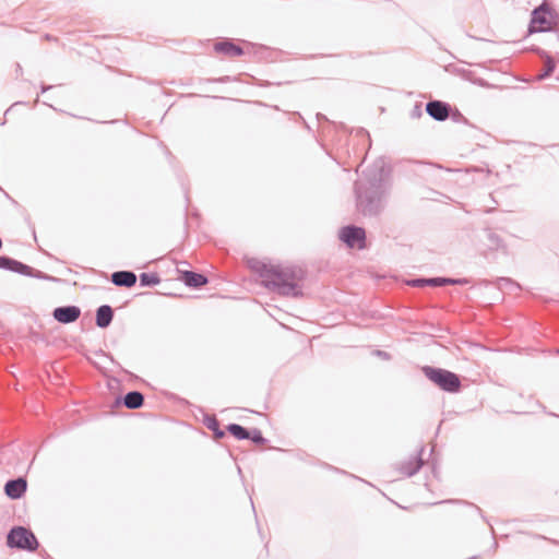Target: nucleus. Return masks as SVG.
Listing matches in <instances>:
<instances>
[{
	"instance_id": "f257e3e1",
	"label": "nucleus",
	"mask_w": 559,
	"mask_h": 559,
	"mask_svg": "<svg viewBox=\"0 0 559 559\" xmlns=\"http://www.w3.org/2000/svg\"><path fill=\"white\" fill-rule=\"evenodd\" d=\"M367 183L356 181L354 191L357 211L364 216H378L385 206L389 186L383 166H373L365 173Z\"/></svg>"
},
{
	"instance_id": "f03ea898",
	"label": "nucleus",
	"mask_w": 559,
	"mask_h": 559,
	"mask_svg": "<svg viewBox=\"0 0 559 559\" xmlns=\"http://www.w3.org/2000/svg\"><path fill=\"white\" fill-rule=\"evenodd\" d=\"M249 265L259 274L267 289L286 297L302 296L299 282L304 280L305 273L301 267L269 264L258 260L250 261Z\"/></svg>"
},
{
	"instance_id": "7ed1b4c3",
	"label": "nucleus",
	"mask_w": 559,
	"mask_h": 559,
	"mask_svg": "<svg viewBox=\"0 0 559 559\" xmlns=\"http://www.w3.org/2000/svg\"><path fill=\"white\" fill-rule=\"evenodd\" d=\"M421 371L425 377L440 390L448 393H457L461 391V378L455 372L433 366H424L421 367Z\"/></svg>"
},
{
	"instance_id": "20e7f679",
	"label": "nucleus",
	"mask_w": 559,
	"mask_h": 559,
	"mask_svg": "<svg viewBox=\"0 0 559 559\" xmlns=\"http://www.w3.org/2000/svg\"><path fill=\"white\" fill-rule=\"evenodd\" d=\"M7 546L11 549L35 551L39 543L35 534L24 526H13L7 534Z\"/></svg>"
},
{
	"instance_id": "39448f33",
	"label": "nucleus",
	"mask_w": 559,
	"mask_h": 559,
	"mask_svg": "<svg viewBox=\"0 0 559 559\" xmlns=\"http://www.w3.org/2000/svg\"><path fill=\"white\" fill-rule=\"evenodd\" d=\"M557 14L548 5L542 4L532 11L528 33H544L554 31Z\"/></svg>"
},
{
	"instance_id": "423d86ee",
	"label": "nucleus",
	"mask_w": 559,
	"mask_h": 559,
	"mask_svg": "<svg viewBox=\"0 0 559 559\" xmlns=\"http://www.w3.org/2000/svg\"><path fill=\"white\" fill-rule=\"evenodd\" d=\"M338 237L349 248L364 249L366 247V231L362 227L344 226L340 229Z\"/></svg>"
},
{
	"instance_id": "0eeeda50",
	"label": "nucleus",
	"mask_w": 559,
	"mask_h": 559,
	"mask_svg": "<svg viewBox=\"0 0 559 559\" xmlns=\"http://www.w3.org/2000/svg\"><path fill=\"white\" fill-rule=\"evenodd\" d=\"M427 115L436 121H445L451 114V105L447 102L433 99L426 104Z\"/></svg>"
},
{
	"instance_id": "6e6552de",
	"label": "nucleus",
	"mask_w": 559,
	"mask_h": 559,
	"mask_svg": "<svg viewBox=\"0 0 559 559\" xmlns=\"http://www.w3.org/2000/svg\"><path fill=\"white\" fill-rule=\"evenodd\" d=\"M81 316V308L74 305L60 306L53 309L52 318L61 324L75 322Z\"/></svg>"
},
{
	"instance_id": "1a4fd4ad",
	"label": "nucleus",
	"mask_w": 559,
	"mask_h": 559,
	"mask_svg": "<svg viewBox=\"0 0 559 559\" xmlns=\"http://www.w3.org/2000/svg\"><path fill=\"white\" fill-rule=\"evenodd\" d=\"M3 490L8 498L12 500L21 499L27 490V480L23 476L9 479L4 484Z\"/></svg>"
},
{
	"instance_id": "9d476101",
	"label": "nucleus",
	"mask_w": 559,
	"mask_h": 559,
	"mask_svg": "<svg viewBox=\"0 0 559 559\" xmlns=\"http://www.w3.org/2000/svg\"><path fill=\"white\" fill-rule=\"evenodd\" d=\"M425 448L421 447L415 455L409 456L406 461L399 464V471L407 477L414 476L424 465L423 452Z\"/></svg>"
},
{
	"instance_id": "9b49d317",
	"label": "nucleus",
	"mask_w": 559,
	"mask_h": 559,
	"mask_svg": "<svg viewBox=\"0 0 559 559\" xmlns=\"http://www.w3.org/2000/svg\"><path fill=\"white\" fill-rule=\"evenodd\" d=\"M136 274L132 271H116L111 273L110 281L118 287L130 288L136 283Z\"/></svg>"
},
{
	"instance_id": "f8f14e48",
	"label": "nucleus",
	"mask_w": 559,
	"mask_h": 559,
	"mask_svg": "<svg viewBox=\"0 0 559 559\" xmlns=\"http://www.w3.org/2000/svg\"><path fill=\"white\" fill-rule=\"evenodd\" d=\"M214 50L231 57H239L245 53L243 49L236 45L231 39L225 38L214 44Z\"/></svg>"
},
{
	"instance_id": "ddd939ff",
	"label": "nucleus",
	"mask_w": 559,
	"mask_h": 559,
	"mask_svg": "<svg viewBox=\"0 0 559 559\" xmlns=\"http://www.w3.org/2000/svg\"><path fill=\"white\" fill-rule=\"evenodd\" d=\"M180 280L188 287L200 288L207 284L209 280L205 275L193 271H183L180 274Z\"/></svg>"
},
{
	"instance_id": "4468645a",
	"label": "nucleus",
	"mask_w": 559,
	"mask_h": 559,
	"mask_svg": "<svg viewBox=\"0 0 559 559\" xmlns=\"http://www.w3.org/2000/svg\"><path fill=\"white\" fill-rule=\"evenodd\" d=\"M114 320V310L109 305H102L96 309L95 323L99 329L108 328Z\"/></svg>"
},
{
	"instance_id": "2eb2a0df",
	"label": "nucleus",
	"mask_w": 559,
	"mask_h": 559,
	"mask_svg": "<svg viewBox=\"0 0 559 559\" xmlns=\"http://www.w3.org/2000/svg\"><path fill=\"white\" fill-rule=\"evenodd\" d=\"M0 269L14 273H26L29 271V265L8 255H0Z\"/></svg>"
},
{
	"instance_id": "dca6fc26",
	"label": "nucleus",
	"mask_w": 559,
	"mask_h": 559,
	"mask_svg": "<svg viewBox=\"0 0 559 559\" xmlns=\"http://www.w3.org/2000/svg\"><path fill=\"white\" fill-rule=\"evenodd\" d=\"M117 403L122 404L129 409H138L144 403V395L140 391H130L123 397H118Z\"/></svg>"
},
{
	"instance_id": "f3484780",
	"label": "nucleus",
	"mask_w": 559,
	"mask_h": 559,
	"mask_svg": "<svg viewBox=\"0 0 559 559\" xmlns=\"http://www.w3.org/2000/svg\"><path fill=\"white\" fill-rule=\"evenodd\" d=\"M533 50L544 59V69L543 72L538 75V79L545 80L554 73L556 69V61L539 47H535Z\"/></svg>"
},
{
	"instance_id": "a211bd4d",
	"label": "nucleus",
	"mask_w": 559,
	"mask_h": 559,
	"mask_svg": "<svg viewBox=\"0 0 559 559\" xmlns=\"http://www.w3.org/2000/svg\"><path fill=\"white\" fill-rule=\"evenodd\" d=\"M485 245L489 250H499L504 248L503 239L491 229L485 230Z\"/></svg>"
},
{
	"instance_id": "6ab92c4d",
	"label": "nucleus",
	"mask_w": 559,
	"mask_h": 559,
	"mask_svg": "<svg viewBox=\"0 0 559 559\" xmlns=\"http://www.w3.org/2000/svg\"><path fill=\"white\" fill-rule=\"evenodd\" d=\"M493 284L499 290L512 292V290H521L522 289V286L518 282L512 280L511 277H504V276L498 277L493 282Z\"/></svg>"
},
{
	"instance_id": "aec40b11",
	"label": "nucleus",
	"mask_w": 559,
	"mask_h": 559,
	"mask_svg": "<svg viewBox=\"0 0 559 559\" xmlns=\"http://www.w3.org/2000/svg\"><path fill=\"white\" fill-rule=\"evenodd\" d=\"M204 425L213 432V436L216 440L225 437V431L221 429L219 423L215 416H205Z\"/></svg>"
},
{
	"instance_id": "412c9836",
	"label": "nucleus",
	"mask_w": 559,
	"mask_h": 559,
	"mask_svg": "<svg viewBox=\"0 0 559 559\" xmlns=\"http://www.w3.org/2000/svg\"><path fill=\"white\" fill-rule=\"evenodd\" d=\"M226 429L237 440H247L249 437L250 429L239 424H228Z\"/></svg>"
},
{
	"instance_id": "4be33fe9",
	"label": "nucleus",
	"mask_w": 559,
	"mask_h": 559,
	"mask_svg": "<svg viewBox=\"0 0 559 559\" xmlns=\"http://www.w3.org/2000/svg\"><path fill=\"white\" fill-rule=\"evenodd\" d=\"M413 287H440V277H417L411 281Z\"/></svg>"
},
{
	"instance_id": "5701e85b",
	"label": "nucleus",
	"mask_w": 559,
	"mask_h": 559,
	"mask_svg": "<svg viewBox=\"0 0 559 559\" xmlns=\"http://www.w3.org/2000/svg\"><path fill=\"white\" fill-rule=\"evenodd\" d=\"M160 283V277L157 273H141L140 286L152 287Z\"/></svg>"
},
{
	"instance_id": "b1692460",
	"label": "nucleus",
	"mask_w": 559,
	"mask_h": 559,
	"mask_svg": "<svg viewBox=\"0 0 559 559\" xmlns=\"http://www.w3.org/2000/svg\"><path fill=\"white\" fill-rule=\"evenodd\" d=\"M247 440H251L253 443L263 445L267 442V440L263 437L262 432L258 428H252L249 431V437Z\"/></svg>"
},
{
	"instance_id": "393cba45",
	"label": "nucleus",
	"mask_w": 559,
	"mask_h": 559,
	"mask_svg": "<svg viewBox=\"0 0 559 559\" xmlns=\"http://www.w3.org/2000/svg\"><path fill=\"white\" fill-rule=\"evenodd\" d=\"M21 275H25V276H28V277H35V278H38V280H45V281H56L55 277L41 272V271H38V270H35L33 269L32 266H29V271H27L26 273H20Z\"/></svg>"
},
{
	"instance_id": "a878e982",
	"label": "nucleus",
	"mask_w": 559,
	"mask_h": 559,
	"mask_svg": "<svg viewBox=\"0 0 559 559\" xmlns=\"http://www.w3.org/2000/svg\"><path fill=\"white\" fill-rule=\"evenodd\" d=\"M449 118H451V120L455 123H465V124L468 123V120L466 119V117L456 108L455 109L451 108V114H450Z\"/></svg>"
},
{
	"instance_id": "bb28decb",
	"label": "nucleus",
	"mask_w": 559,
	"mask_h": 559,
	"mask_svg": "<svg viewBox=\"0 0 559 559\" xmlns=\"http://www.w3.org/2000/svg\"><path fill=\"white\" fill-rule=\"evenodd\" d=\"M373 354H374L377 357H379V358H381V359H383V360H390V359H391V355H390L388 352H384V350L376 349V350L373 352Z\"/></svg>"
},
{
	"instance_id": "cd10ccee",
	"label": "nucleus",
	"mask_w": 559,
	"mask_h": 559,
	"mask_svg": "<svg viewBox=\"0 0 559 559\" xmlns=\"http://www.w3.org/2000/svg\"><path fill=\"white\" fill-rule=\"evenodd\" d=\"M421 115H423L421 105L416 104L411 112V116H412V118H419V117H421Z\"/></svg>"
},
{
	"instance_id": "c85d7f7f",
	"label": "nucleus",
	"mask_w": 559,
	"mask_h": 559,
	"mask_svg": "<svg viewBox=\"0 0 559 559\" xmlns=\"http://www.w3.org/2000/svg\"><path fill=\"white\" fill-rule=\"evenodd\" d=\"M445 285H455V278L440 277V287Z\"/></svg>"
},
{
	"instance_id": "c756f323",
	"label": "nucleus",
	"mask_w": 559,
	"mask_h": 559,
	"mask_svg": "<svg viewBox=\"0 0 559 559\" xmlns=\"http://www.w3.org/2000/svg\"><path fill=\"white\" fill-rule=\"evenodd\" d=\"M468 284V280L463 277V278H455V285H466Z\"/></svg>"
},
{
	"instance_id": "7c9ffc66",
	"label": "nucleus",
	"mask_w": 559,
	"mask_h": 559,
	"mask_svg": "<svg viewBox=\"0 0 559 559\" xmlns=\"http://www.w3.org/2000/svg\"><path fill=\"white\" fill-rule=\"evenodd\" d=\"M465 504L472 507L475 509V511L481 515V518L485 520V516L481 514V510L477 507V506H474L473 503H467V502H464Z\"/></svg>"
},
{
	"instance_id": "2f4dec72",
	"label": "nucleus",
	"mask_w": 559,
	"mask_h": 559,
	"mask_svg": "<svg viewBox=\"0 0 559 559\" xmlns=\"http://www.w3.org/2000/svg\"><path fill=\"white\" fill-rule=\"evenodd\" d=\"M50 88H52V86H51V85H44V84H43V85H41V87H40V92H41V93H45V92H47V91H48V90H50Z\"/></svg>"
},
{
	"instance_id": "473e14b6",
	"label": "nucleus",
	"mask_w": 559,
	"mask_h": 559,
	"mask_svg": "<svg viewBox=\"0 0 559 559\" xmlns=\"http://www.w3.org/2000/svg\"><path fill=\"white\" fill-rule=\"evenodd\" d=\"M16 71H22V68L19 63L16 64Z\"/></svg>"
},
{
	"instance_id": "72a5a7b5",
	"label": "nucleus",
	"mask_w": 559,
	"mask_h": 559,
	"mask_svg": "<svg viewBox=\"0 0 559 559\" xmlns=\"http://www.w3.org/2000/svg\"><path fill=\"white\" fill-rule=\"evenodd\" d=\"M445 502L451 503V502H455V501L454 500H445V501H442L441 503H445Z\"/></svg>"
},
{
	"instance_id": "f704fd0d",
	"label": "nucleus",
	"mask_w": 559,
	"mask_h": 559,
	"mask_svg": "<svg viewBox=\"0 0 559 559\" xmlns=\"http://www.w3.org/2000/svg\"><path fill=\"white\" fill-rule=\"evenodd\" d=\"M498 547V543L495 540L493 542V548H497Z\"/></svg>"
},
{
	"instance_id": "c9c22d12",
	"label": "nucleus",
	"mask_w": 559,
	"mask_h": 559,
	"mask_svg": "<svg viewBox=\"0 0 559 559\" xmlns=\"http://www.w3.org/2000/svg\"><path fill=\"white\" fill-rule=\"evenodd\" d=\"M317 117L320 119V118H324L321 114H317Z\"/></svg>"
},
{
	"instance_id": "e433bc0d",
	"label": "nucleus",
	"mask_w": 559,
	"mask_h": 559,
	"mask_svg": "<svg viewBox=\"0 0 559 559\" xmlns=\"http://www.w3.org/2000/svg\"><path fill=\"white\" fill-rule=\"evenodd\" d=\"M484 283H485V285L491 284V282H489V281H485Z\"/></svg>"
}]
</instances>
